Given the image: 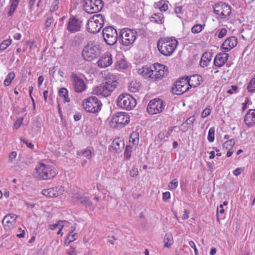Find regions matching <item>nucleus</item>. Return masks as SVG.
<instances>
[{"label": "nucleus", "mask_w": 255, "mask_h": 255, "mask_svg": "<svg viewBox=\"0 0 255 255\" xmlns=\"http://www.w3.org/2000/svg\"><path fill=\"white\" fill-rule=\"evenodd\" d=\"M238 44V38L236 36L228 37L222 43V47L226 51H229Z\"/></svg>", "instance_id": "aec40b11"}, {"label": "nucleus", "mask_w": 255, "mask_h": 255, "mask_svg": "<svg viewBox=\"0 0 255 255\" xmlns=\"http://www.w3.org/2000/svg\"><path fill=\"white\" fill-rule=\"evenodd\" d=\"M117 103L119 107L127 110H131L136 104L135 99L127 93L121 94L117 100Z\"/></svg>", "instance_id": "6e6552de"}, {"label": "nucleus", "mask_w": 255, "mask_h": 255, "mask_svg": "<svg viewBox=\"0 0 255 255\" xmlns=\"http://www.w3.org/2000/svg\"><path fill=\"white\" fill-rule=\"evenodd\" d=\"M165 107V103L161 99H154L151 100L146 108L147 112L151 114H157L161 113Z\"/></svg>", "instance_id": "4468645a"}, {"label": "nucleus", "mask_w": 255, "mask_h": 255, "mask_svg": "<svg viewBox=\"0 0 255 255\" xmlns=\"http://www.w3.org/2000/svg\"><path fill=\"white\" fill-rule=\"evenodd\" d=\"M189 245L192 248H193V250H194L195 255H198V250L194 242L192 241H191L189 242Z\"/></svg>", "instance_id": "5fc2aeb1"}, {"label": "nucleus", "mask_w": 255, "mask_h": 255, "mask_svg": "<svg viewBox=\"0 0 255 255\" xmlns=\"http://www.w3.org/2000/svg\"><path fill=\"white\" fill-rule=\"evenodd\" d=\"M231 88V89H229L227 91V93L230 94H233V91H236L238 89V87L236 85H232Z\"/></svg>", "instance_id": "052dcab7"}, {"label": "nucleus", "mask_w": 255, "mask_h": 255, "mask_svg": "<svg viewBox=\"0 0 255 255\" xmlns=\"http://www.w3.org/2000/svg\"><path fill=\"white\" fill-rule=\"evenodd\" d=\"M17 217V216L13 214H9L4 216L2 224L6 230H10L13 228Z\"/></svg>", "instance_id": "a211bd4d"}, {"label": "nucleus", "mask_w": 255, "mask_h": 255, "mask_svg": "<svg viewBox=\"0 0 255 255\" xmlns=\"http://www.w3.org/2000/svg\"><path fill=\"white\" fill-rule=\"evenodd\" d=\"M195 120V117L194 116L190 117L188 118L184 123L182 124V126H184L185 125H191L193 124Z\"/></svg>", "instance_id": "a18cd8bd"}, {"label": "nucleus", "mask_w": 255, "mask_h": 255, "mask_svg": "<svg viewBox=\"0 0 255 255\" xmlns=\"http://www.w3.org/2000/svg\"><path fill=\"white\" fill-rule=\"evenodd\" d=\"M82 21L75 16H72L69 19L67 23V29L71 33L79 31L81 28Z\"/></svg>", "instance_id": "f3484780"}, {"label": "nucleus", "mask_w": 255, "mask_h": 255, "mask_svg": "<svg viewBox=\"0 0 255 255\" xmlns=\"http://www.w3.org/2000/svg\"><path fill=\"white\" fill-rule=\"evenodd\" d=\"M137 38V32L128 28L122 29L119 34V42L124 46L132 45Z\"/></svg>", "instance_id": "20e7f679"}, {"label": "nucleus", "mask_w": 255, "mask_h": 255, "mask_svg": "<svg viewBox=\"0 0 255 255\" xmlns=\"http://www.w3.org/2000/svg\"><path fill=\"white\" fill-rule=\"evenodd\" d=\"M150 21L151 22L162 24L164 22L163 15L161 12L154 13L150 17Z\"/></svg>", "instance_id": "cd10ccee"}, {"label": "nucleus", "mask_w": 255, "mask_h": 255, "mask_svg": "<svg viewBox=\"0 0 255 255\" xmlns=\"http://www.w3.org/2000/svg\"><path fill=\"white\" fill-rule=\"evenodd\" d=\"M160 67H163V69H159L157 71H153L152 80L153 81L161 80L167 76V68L162 65H160Z\"/></svg>", "instance_id": "4be33fe9"}, {"label": "nucleus", "mask_w": 255, "mask_h": 255, "mask_svg": "<svg viewBox=\"0 0 255 255\" xmlns=\"http://www.w3.org/2000/svg\"><path fill=\"white\" fill-rule=\"evenodd\" d=\"M104 6L102 0H83V8L88 13H94L101 11Z\"/></svg>", "instance_id": "9b49d317"}, {"label": "nucleus", "mask_w": 255, "mask_h": 255, "mask_svg": "<svg viewBox=\"0 0 255 255\" xmlns=\"http://www.w3.org/2000/svg\"><path fill=\"white\" fill-rule=\"evenodd\" d=\"M70 237L71 235L68 234V236L64 240V244L67 246L71 242V240H70Z\"/></svg>", "instance_id": "338daca9"}, {"label": "nucleus", "mask_w": 255, "mask_h": 255, "mask_svg": "<svg viewBox=\"0 0 255 255\" xmlns=\"http://www.w3.org/2000/svg\"><path fill=\"white\" fill-rule=\"evenodd\" d=\"M19 230H20L21 233L20 234H18L16 235L17 237L19 238H24L25 235V231L24 230H22L21 228H19Z\"/></svg>", "instance_id": "69168bd1"}, {"label": "nucleus", "mask_w": 255, "mask_h": 255, "mask_svg": "<svg viewBox=\"0 0 255 255\" xmlns=\"http://www.w3.org/2000/svg\"><path fill=\"white\" fill-rule=\"evenodd\" d=\"M23 120V118L22 117L18 118L14 124V128L17 129L20 127Z\"/></svg>", "instance_id": "de8ad7c7"}, {"label": "nucleus", "mask_w": 255, "mask_h": 255, "mask_svg": "<svg viewBox=\"0 0 255 255\" xmlns=\"http://www.w3.org/2000/svg\"><path fill=\"white\" fill-rule=\"evenodd\" d=\"M244 122L248 127L255 124V109L249 110L244 117Z\"/></svg>", "instance_id": "5701e85b"}, {"label": "nucleus", "mask_w": 255, "mask_h": 255, "mask_svg": "<svg viewBox=\"0 0 255 255\" xmlns=\"http://www.w3.org/2000/svg\"><path fill=\"white\" fill-rule=\"evenodd\" d=\"M178 185V182L176 181V179L173 180L172 181H171L169 185V187L171 189H175Z\"/></svg>", "instance_id": "8fccbe9b"}, {"label": "nucleus", "mask_w": 255, "mask_h": 255, "mask_svg": "<svg viewBox=\"0 0 255 255\" xmlns=\"http://www.w3.org/2000/svg\"><path fill=\"white\" fill-rule=\"evenodd\" d=\"M213 56V53L210 52H205L201 58L200 65L202 68L207 67L210 64Z\"/></svg>", "instance_id": "b1692460"}, {"label": "nucleus", "mask_w": 255, "mask_h": 255, "mask_svg": "<svg viewBox=\"0 0 255 255\" xmlns=\"http://www.w3.org/2000/svg\"><path fill=\"white\" fill-rule=\"evenodd\" d=\"M11 43V39H7L3 40L0 44V49L4 50L10 45Z\"/></svg>", "instance_id": "a19ab883"}, {"label": "nucleus", "mask_w": 255, "mask_h": 255, "mask_svg": "<svg viewBox=\"0 0 255 255\" xmlns=\"http://www.w3.org/2000/svg\"><path fill=\"white\" fill-rule=\"evenodd\" d=\"M214 13L220 17L221 19H225L231 13V7L225 2L219 1L213 5Z\"/></svg>", "instance_id": "ddd939ff"}, {"label": "nucleus", "mask_w": 255, "mask_h": 255, "mask_svg": "<svg viewBox=\"0 0 255 255\" xmlns=\"http://www.w3.org/2000/svg\"><path fill=\"white\" fill-rule=\"evenodd\" d=\"M169 135H170L169 132H168V131L167 132L166 131H161L159 133L158 137V138L160 140H162L164 139L165 137L168 138Z\"/></svg>", "instance_id": "37998d69"}, {"label": "nucleus", "mask_w": 255, "mask_h": 255, "mask_svg": "<svg viewBox=\"0 0 255 255\" xmlns=\"http://www.w3.org/2000/svg\"><path fill=\"white\" fill-rule=\"evenodd\" d=\"M104 24V16L101 14H95L88 20L87 29L91 33H97L102 29Z\"/></svg>", "instance_id": "39448f33"}, {"label": "nucleus", "mask_w": 255, "mask_h": 255, "mask_svg": "<svg viewBox=\"0 0 255 255\" xmlns=\"http://www.w3.org/2000/svg\"><path fill=\"white\" fill-rule=\"evenodd\" d=\"M58 0H54L51 6V10L53 11H56L58 9Z\"/></svg>", "instance_id": "3c124183"}, {"label": "nucleus", "mask_w": 255, "mask_h": 255, "mask_svg": "<svg viewBox=\"0 0 255 255\" xmlns=\"http://www.w3.org/2000/svg\"><path fill=\"white\" fill-rule=\"evenodd\" d=\"M170 198V194L169 192H165L162 194V199L164 201H167Z\"/></svg>", "instance_id": "4d7b16f0"}, {"label": "nucleus", "mask_w": 255, "mask_h": 255, "mask_svg": "<svg viewBox=\"0 0 255 255\" xmlns=\"http://www.w3.org/2000/svg\"><path fill=\"white\" fill-rule=\"evenodd\" d=\"M202 80V77L199 75H194L190 78L188 77V81H189V85L190 88L199 86Z\"/></svg>", "instance_id": "393cba45"}, {"label": "nucleus", "mask_w": 255, "mask_h": 255, "mask_svg": "<svg viewBox=\"0 0 255 255\" xmlns=\"http://www.w3.org/2000/svg\"><path fill=\"white\" fill-rule=\"evenodd\" d=\"M59 96L63 98L64 103H69L70 102V99L68 96V91L65 88H61L58 91Z\"/></svg>", "instance_id": "c85d7f7f"}, {"label": "nucleus", "mask_w": 255, "mask_h": 255, "mask_svg": "<svg viewBox=\"0 0 255 255\" xmlns=\"http://www.w3.org/2000/svg\"><path fill=\"white\" fill-rule=\"evenodd\" d=\"M17 155V153L16 151H12L10 153L9 155V161L10 162H12V160L13 159H14L16 156Z\"/></svg>", "instance_id": "13d9d810"}, {"label": "nucleus", "mask_w": 255, "mask_h": 255, "mask_svg": "<svg viewBox=\"0 0 255 255\" xmlns=\"http://www.w3.org/2000/svg\"><path fill=\"white\" fill-rule=\"evenodd\" d=\"M68 254L69 255H76V252L75 248L71 247L68 252Z\"/></svg>", "instance_id": "0e129e2a"}, {"label": "nucleus", "mask_w": 255, "mask_h": 255, "mask_svg": "<svg viewBox=\"0 0 255 255\" xmlns=\"http://www.w3.org/2000/svg\"><path fill=\"white\" fill-rule=\"evenodd\" d=\"M70 78L75 92L80 93L86 90L87 86L83 79L79 77L76 73L72 72Z\"/></svg>", "instance_id": "2eb2a0df"}, {"label": "nucleus", "mask_w": 255, "mask_h": 255, "mask_svg": "<svg viewBox=\"0 0 255 255\" xmlns=\"http://www.w3.org/2000/svg\"><path fill=\"white\" fill-rule=\"evenodd\" d=\"M178 44V41L174 37H161L157 42V47L161 54L169 56L174 52Z\"/></svg>", "instance_id": "f257e3e1"}, {"label": "nucleus", "mask_w": 255, "mask_h": 255, "mask_svg": "<svg viewBox=\"0 0 255 255\" xmlns=\"http://www.w3.org/2000/svg\"><path fill=\"white\" fill-rule=\"evenodd\" d=\"M138 84H137L133 81L130 83L129 85L128 86V89L129 91L133 93L137 92L138 90Z\"/></svg>", "instance_id": "79ce46f5"}, {"label": "nucleus", "mask_w": 255, "mask_h": 255, "mask_svg": "<svg viewBox=\"0 0 255 255\" xmlns=\"http://www.w3.org/2000/svg\"><path fill=\"white\" fill-rule=\"evenodd\" d=\"M189 214V211L186 209L185 210L184 212V214L182 216V219L185 220L188 219L189 218V216H188Z\"/></svg>", "instance_id": "e2e57ef3"}, {"label": "nucleus", "mask_w": 255, "mask_h": 255, "mask_svg": "<svg viewBox=\"0 0 255 255\" xmlns=\"http://www.w3.org/2000/svg\"><path fill=\"white\" fill-rule=\"evenodd\" d=\"M188 76L183 77L176 81L172 87V92L174 95H180L190 89Z\"/></svg>", "instance_id": "f8f14e48"}, {"label": "nucleus", "mask_w": 255, "mask_h": 255, "mask_svg": "<svg viewBox=\"0 0 255 255\" xmlns=\"http://www.w3.org/2000/svg\"><path fill=\"white\" fill-rule=\"evenodd\" d=\"M138 73L144 78H150L152 79L153 70H149L148 68L143 67L141 69H139Z\"/></svg>", "instance_id": "c756f323"}, {"label": "nucleus", "mask_w": 255, "mask_h": 255, "mask_svg": "<svg viewBox=\"0 0 255 255\" xmlns=\"http://www.w3.org/2000/svg\"><path fill=\"white\" fill-rule=\"evenodd\" d=\"M18 0H12L11 3L10 5L11 9L15 10L18 3Z\"/></svg>", "instance_id": "6e6d98bb"}, {"label": "nucleus", "mask_w": 255, "mask_h": 255, "mask_svg": "<svg viewBox=\"0 0 255 255\" xmlns=\"http://www.w3.org/2000/svg\"><path fill=\"white\" fill-rule=\"evenodd\" d=\"M73 200L74 201H79L81 204L86 207H90L93 205L92 202L88 197L77 196L73 197Z\"/></svg>", "instance_id": "a878e982"}, {"label": "nucleus", "mask_w": 255, "mask_h": 255, "mask_svg": "<svg viewBox=\"0 0 255 255\" xmlns=\"http://www.w3.org/2000/svg\"><path fill=\"white\" fill-rule=\"evenodd\" d=\"M243 170V169L242 168H238L233 171V174L235 176H239Z\"/></svg>", "instance_id": "bf43d9fd"}, {"label": "nucleus", "mask_w": 255, "mask_h": 255, "mask_svg": "<svg viewBox=\"0 0 255 255\" xmlns=\"http://www.w3.org/2000/svg\"><path fill=\"white\" fill-rule=\"evenodd\" d=\"M59 225H60V224H58V222H57L56 224H51L49 226V228L51 230H53L56 229L58 227H59Z\"/></svg>", "instance_id": "774afa93"}, {"label": "nucleus", "mask_w": 255, "mask_h": 255, "mask_svg": "<svg viewBox=\"0 0 255 255\" xmlns=\"http://www.w3.org/2000/svg\"><path fill=\"white\" fill-rule=\"evenodd\" d=\"M64 191V188L62 186H58L43 189L41 191V193L42 195L49 198H54L63 194Z\"/></svg>", "instance_id": "dca6fc26"}, {"label": "nucleus", "mask_w": 255, "mask_h": 255, "mask_svg": "<svg viewBox=\"0 0 255 255\" xmlns=\"http://www.w3.org/2000/svg\"><path fill=\"white\" fill-rule=\"evenodd\" d=\"M211 112V110L210 108L208 107L206 108L201 113L202 118H205L207 117L210 114Z\"/></svg>", "instance_id": "49530a36"}, {"label": "nucleus", "mask_w": 255, "mask_h": 255, "mask_svg": "<svg viewBox=\"0 0 255 255\" xmlns=\"http://www.w3.org/2000/svg\"><path fill=\"white\" fill-rule=\"evenodd\" d=\"M82 106L86 112L96 114L101 111L102 104L96 97L91 96L83 101Z\"/></svg>", "instance_id": "423d86ee"}, {"label": "nucleus", "mask_w": 255, "mask_h": 255, "mask_svg": "<svg viewBox=\"0 0 255 255\" xmlns=\"http://www.w3.org/2000/svg\"><path fill=\"white\" fill-rule=\"evenodd\" d=\"M21 141L25 144L26 145V146L31 148V149H33L34 148V144H33L32 143H30V142H28L27 140L26 139H21Z\"/></svg>", "instance_id": "864d4df0"}, {"label": "nucleus", "mask_w": 255, "mask_h": 255, "mask_svg": "<svg viewBox=\"0 0 255 255\" xmlns=\"http://www.w3.org/2000/svg\"><path fill=\"white\" fill-rule=\"evenodd\" d=\"M159 9L161 11H165L168 9V5L166 4L165 2L161 5V6L159 7Z\"/></svg>", "instance_id": "680f3d73"}, {"label": "nucleus", "mask_w": 255, "mask_h": 255, "mask_svg": "<svg viewBox=\"0 0 255 255\" xmlns=\"http://www.w3.org/2000/svg\"><path fill=\"white\" fill-rule=\"evenodd\" d=\"M101 51L100 46L99 44L89 42L84 47L82 55L86 61L91 62L99 56Z\"/></svg>", "instance_id": "7ed1b4c3"}, {"label": "nucleus", "mask_w": 255, "mask_h": 255, "mask_svg": "<svg viewBox=\"0 0 255 255\" xmlns=\"http://www.w3.org/2000/svg\"><path fill=\"white\" fill-rule=\"evenodd\" d=\"M235 144V140L233 138L228 139L223 144V149H232Z\"/></svg>", "instance_id": "473e14b6"}, {"label": "nucleus", "mask_w": 255, "mask_h": 255, "mask_svg": "<svg viewBox=\"0 0 255 255\" xmlns=\"http://www.w3.org/2000/svg\"><path fill=\"white\" fill-rule=\"evenodd\" d=\"M174 11L177 15V16L179 18H181L180 14H183V7L182 6H178L175 7L174 8Z\"/></svg>", "instance_id": "c03bdc74"}, {"label": "nucleus", "mask_w": 255, "mask_h": 255, "mask_svg": "<svg viewBox=\"0 0 255 255\" xmlns=\"http://www.w3.org/2000/svg\"><path fill=\"white\" fill-rule=\"evenodd\" d=\"M57 174L50 165L40 163L33 172V176L38 180H48L54 178Z\"/></svg>", "instance_id": "f03ea898"}, {"label": "nucleus", "mask_w": 255, "mask_h": 255, "mask_svg": "<svg viewBox=\"0 0 255 255\" xmlns=\"http://www.w3.org/2000/svg\"><path fill=\"white\" fill-rule=\"evenodd\" d=\"M125 145V143L124 141L120 139L119 138L115 139L111 145V147L113 148L115 151L119 153L122 151V149L124 148Z\"/></svg>", "instance_id": "bb28decb"}, {"label": "nucleus", "mask_w": 255, "mask_h": 255, "mask_svg": "<svg viewBox=\"0 0 255 255\" xmlns=\"http://www.w3.org/2000/svg\"><path fill=\"white\" fill-rule=\"evenodd\" d=\"M215 128L214 127L211 128L208 131V140L209 142H213L215 139Z\"/></svg>", "instance_id": "ea45409f"}, {"label": "nucleus", "mask_w": 255, "mask_h": 255, "mask_svg": "<svg viewBox=\"0 0 255 255\" xmlns=\"http://www.w3.org/2000/svg\"><path fill=\"white\" fill-rule=\"evenodd\" d=\"M103 37L107 44L113 46L118 40V34L116 29L112 26H107L103 29Z\"/></svg>", "instance_id": "9d476101"}, {"label": "nucleus", "mask_w": 255, "mask_h": 255, "mask_svg": "<svg viewBox=\"0 0 255 255\" xmlns=\"http://www.w3.org/2000/svg\"><path fill=\"white\" fill-rule=\"evenodd\" d=\"M77 155L79 157L84 156L89 159L92 157L91 151L90 149L79 151L77 153Z\"/></svg>", "instance_id": "f704fd0d"}, {"label": "nucleus", "mask_w": 255, "mask_h": 255, "mask_svg": "<svg viewBox=\"0 0 255 255\" xmlns=\"http://www.w3.org/2000/svg\"><path fill=\"white\" fill-rule=\"evenodd\" d=\"M15 77V74L13 72H11L7 75L6 79L4 81V85L5 86H9L11 83L12 80Z\"/></svg>", "instance_id": "c9c22d12"}, {"label": "nucleus", "mask_w": 255, "mask_h": 255, "mask_svg": "<svg viewBox=\"0 0 255 255\" xmlns=\"http://www.w3.org/2000/svg\"><path fill=\"white\" fill-rule=\"evenodd\" d=\"M132 146L130 145H127L124 152V157L126 160H129L132 152Z\"/></svg>", "instance_id": "72a5a7b5"}, {"label": "nucleus", "mask_w": 255, "mask_h": 255, "mask_svg": "<svg viewBox=\"0 0 255 255\" xmlns=\"http://www.w3.org/2000/svg\"><path fill=\"white\" fill-rule=\"evenodd\" d=\"M247 89L249 92L251 93H254L255 91V78H253L250 80L247 86Z\"/></svg>", "instance_id": "58836bf2"}, {"label": "nucleus", "mask_w": 255, "mask_h": 255, "mask_svg": "<svg viewBox=\"0 0 255 255\" xmlns=\"http://www.w3.org/2000/svg\"><path fill=\"white\" fill-rule=\"evenodd\" d=\"M139 133L137 131H133L130 135L129 141L131 142L133 145H136L138 143Z\"/></svg>", "instance_id": "7c9ffc66"}, {"label": "nucleus", "mask_w": 255, "mask_h": 255, "mask_svg": "<svg viewBox=\"0 0 255 255\" xmlns=\"http://www.w3.org/2000/svg\"><path fill=\"white\" fill-rule=\"evenodd\" d=\"M117 82L116 81L108 80L103 85L95 88L93 91V93L107 97L111 95V93L117 88Z\"/></svg>", "instance_id": "0eeeda50"}, {"label": "nucleus", "mask_w": 255, "mask_h": 255, "mask_svg": "<svg viewBox=\"0 0 255 255\" xmlns=\"http://www.w3.org/2000/svg\"><path fill=\"white\" fill-rule=\"evenodd\" d=\"M229 56V54L226 53H218L214 58V65L219 67L223 66L228 60Z\"/></svg>", "instance_id": "412c9836"}, {"label": "nucleus", "mask_w": 255, "mask_h": 255, "mask_svg": "<svg viewBox=\"0 0 255 255\" xmlns=\"http://www.w3.org/2000/svg\"><path fill=\"white\" fill-rule=\"evenodd\" d=\"M113 63L112 55L110 53H106L97 62L98 67L105 68L111 65Z\"/></svg>", "instance_id": "6ab92c4d"}, {"label": "nucleus", "mask_w": 255, "mask_h": 255, "mask_svg": "<svg viewBox=\"0 0 255 255\" xmlns=\"http://www.w3.org/2000/svg\"><path fill=\"white\" fill-rule=\"evenodd\" d=\"M115 67L117 69H126L128 67L127 64L125 60L121 59L118 61Z\"/></svg>", "instance_id": "e433bc0d"}, {"label": "nucleus", "mask_w": 255, "mask_h": 255, "mask_svg": "<svg viewBox=\"0 0 255 255\" xmlns=\"http://www.w3.org/2000/svg\"><path fill=\"white\" fill-rule=\"evenodd\" d=\"M164 247L170 248L173 243V237L171 234H166L164 239Z\"/></svg>", "instance_id": "2f4dec72"}, {"label": "nucleus", "mask_w": 255, "mask_h": 255, "mask_svg": "<svg viewBox=\"0 0 255 255\" xmlns=\"http://www.w3.org/2000/svg\"><path fill=\"white\" fill-rule=\"evenodd\" d=\"M205 24H196L191 28V31L193 33H198L200 32L205 27Z\"/></svg>", "instance_id": "4c0bfd02"}, {"label": "nucleus", "mask_w": 255, "mask_h": 255, "mask_svg": "<svg viewBox=\"0 0 255 255\" xmlns=\"http://www.w3.org/2000/svg\"><path fill=\"white\" fill-rule=\"evenodd\" d=\"M111 126L115 128H122L129 122V116L125 112H118L112 117Z\"/></svg>", "instance_id": "1a4fd4ad"}, {"label": "nucleus", "mask_w": 255, "mask_h": 255, "mask_svg": "<svg viewBox=\"0 0 255 255\" xmlns=\"http://www.w3.org/2000/svg\"><path fill=\"white\" fill-rule=\"evenodd\" d=\"M138 171L137 168H132L129 171V175L131 177H134L138 175Z\"/></svg>", "instance_id": "603ef678"}, {"label": "nucleus", "mask_w": 255, "mask_h": 255, "mask_svg": "<svg viewBox=\"0 0 255 255\" xmlns=\"http://www.w3.org/2000/svg\"><path fill=\"white\" fill-rule=\"evenodd\" d=\"M227 30L226 28H221V29L220 30V31L219 32V33L218 34V38H222L223 37H224V36H226V35L227 34Z\"/></svg>", "instance_id": "09e8293b"}]
</instances>
